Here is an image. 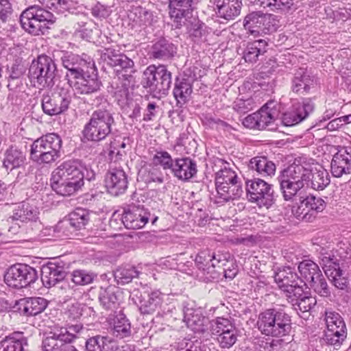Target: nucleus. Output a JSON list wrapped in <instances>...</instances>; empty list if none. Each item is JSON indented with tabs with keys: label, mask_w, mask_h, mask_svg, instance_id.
I'll use <instances>...</instances> for the list:
<instances>
[{
	"label": "nucleus",
	"mask_w": 351,
	"mask_h": 351,
	"mask_svg": "<svg viewBox=\"0 0 351 351\" xmlns=\"http://www.w3.org/2000/svg\"><path fill=\"white\" fill-rule=\"evenodd\" d=\"M277 180L285 201L296 199L303 189L309 187L322 191L330 182L326 170L316 169L313 172L310 165L301 158H295L291 165L281 170Z\"/></svg>",
	"instance_id": "f257e3e1"
},
{
	"label": "nucleus",
	"mask_w": 351,
	"mask_h": 351,
	"mask_svg": "<svg viewBox=\"0 0 351 351\" xmlns=\"http://www.w3.org/2000/svg\"><path fill=\"white\" fill-rule=\"evenodd\" d=\"M84 166L80 160H68L62 162L53 171L51 186L62 196H70L84 184Z\"/></svg>",
	"instance_id": "f03ea898"
},
{
	"label": "nucleus",
	"mask_w": 351,
	"mask_h": 351,
	"mask_svg": "<svg viewBox=\"0 0 351 351\" xmlns=\"http://www.w3.org/2000/svg\"><path fill=\"white\" fill-rule=\"evenodd\" d=\"M62 154V140L56 133L38 138L31 145L30 159L39 165H51Z\"/></svg>",
	"instance_id": "7ed1b4c3"
},
{
	"label": "nucleus",
	"mask_w": 351,
	"mask_h": 351,
	"mask_svg": "<svg viewBox=\"0 0 351 351\" xmlns=\"http://www.w3.org/2000/svg\"><path fill=\"white\" fill-rule=\"evenodd\" d=\"M257 327L266 336L282 337L291 329L290 316L283 310L271 308L261 312L258 317Z\"/></svg>",
	"instance_id": "20e7f679"
},
{
	"label": "nucleus",
	"mask_w": 351,
	"mask_h": 351,
	"mask_svg": "<svg viewBox=\"0 0 351 351\" xmlns=\"http://www.w3.org/2000/svg\"><path fill=\"white\" fill-rule=\"evenodd\" d=\"M114 113L110 108H99L94 110L85 124L82 134L88 141L99 142L104 140L115 125Z\"/></svg>",
	"instance_id": "39448f33"
},
{
	"label": "nucleus",
	"mask_w": 351,
	"mask_h": 351,
	"mask_svg": "<svg viewBox=\"0 0 351 351\" xmlns=\"http://www.w3.org/2000/svg\"><path fill=\"white\" fill-rule=\"evenodd\" d=\"M215 189L214 203L223 204L240 197L243 193L242 184L237 173L225 167L215 173Z\"/></svg>",
	"instance_id": "423d86ee"
},
{
	"label": "nucleus",
	"mask_w": 351,
	"mask_h": 351,
	"mask_svg": "<svg viewBox=\"0 0 351 351\" xmlns=\"http://www.w3.org/2000/svg\"><path fill=\"white\" fill-rule=\"evenodd\" d=\"M171 72L165 64H150L143 71L141 85L155 97L168 94L171 86Z\"/></svg>",
	"instance_id": "0eeeda50"
},
{
	"label": "nucleus",
	"mask_w": 351,
	"mask_h": 351,
	"mask_svg": "<svg viewBox=\"0 0 351 351\" xmlns=\"http://www.w3.org/2000/svg\"><path fill=\"white\" fill-rule=\"evenodd\" d=\"M56 58L45 54L38 56L30 64L28 77L34 87L51 88L58 73Z\"/></svg>",
	"instance_id": "6e6552de"
},
{
	"label": "nucleus",
	"mask_w": 351,
	"mask_h": 351,
	"mask_svg": "<svg viewBox=\"0 0 351 351\" xmlns=\"http://www.w3.org/2000/svg\"><path fill=\"white\" fill-rule=\"evenodd\" d=\"M73 98V93L69 88L58 87L51 93L42 96L41 106L43 112L49 116L64 114L69 108Z\"/></svg>",
	"instance_id": "1a4fd4ad"
},
{
	"label": "nucleus",
	"mask_w": 351,
	"mask_h": 351,
	"mask_svg": "<svg viewBox=\"0 0 351 351\" xmlns=\"http://www.w3.org/2000/svg\"><path fill=\"white\" fill-rule=\"evenodd\" d=\"M38 278L37 270L29 265L23 263L10 266L4 275V280L7 285L18 289L30 286Z\"/></svg>",
	"instance_id": "9d476101"
},
{
	"label": "nucleus",
	"mask_w": 351,
	"mask_h": 351,
	"mask_svg": "<svg viewBox=\"0 0 351 351\" xmlns=\"http://www.w3.org/2000/svg\"><path fill=\"white\" fill-rule=\"evenodd\" d=\"M158 217L151 214L143 205L131 203L123 208L121 223L128 229H140L143 228L151 220L152 224L155 225Z\"/></svg>",
	"instance_id": "9b49d317"
},
{
	"label": "nucleus",
	"mask_w": 351,
	"mask_h": 351,
	"mask_svg": "<svg viewBox=\"0 0 351 351\" xmlns=\"http://www.w3.org/2000/svg\"><path fill=\"white\" fill-rule=\"evenodd\" d=\"M245 188L247 197L251 202L259 206L270 207L274 203L273 186L261 178L247 180Z\"/></svg>",
	"instance_id": "f8f14e48"
},
{
	"label": "nucleus",
	"mask_w": 351,
	"mask_h": 351,
	"mask_svg": "<svg viewBox=\"0 0 351 351\" xmlns=\"http://www.w3.org/2000/svg\"><path fill=\"white\" fill-rule=\"evenodd\" d=\"M210 332L221 348H230L237 341L238 329L228 318L219 317L212 320Z\"/></svg>",
	"instance_id": "ddd939ff"
},
{
	"label": "nucleus",
	"mask_w": 351,
	"mask_h": 351,
	"mask_svg": "<svg viewBox=\"0 0 351 351\" xmlns=\"http://www.w3.org/2000/svg\"><path fill=\"white\" fill-rule=\"evenodd\" d=\"M100 60L111 67H120L121 69L117 71L119 80L121 77H126L130 80L132 74L136 72L134 61L124 53L113 48H104L101 50Z\"/></svg>",
	"instance_id": "4468645a"
},
{
	"label": "nucleus",
	"mask_w": 351,
	"mask_h": 351,
	"mask_svg": "<svg viewBox=\"0 0 351 351\" xmlns=\"http://www.w3.org/2000/svg\"><path fill=\"white\" fill-rule=\"evenodd\" d=\"M278 115L276 104L269 101L257 112L247 116L243 120V125L250 129L263 130L272 124Z\"/></svg>",
	"instance_id": "2eb2a0df"
},
{
	"label": "nucleus",
	"mask_w": 351,
	"mask_h": 351,
	"mask_svg": "<svg viewBox=\"0 0 351 351\" xmlns=\"http://www.w3.org/2000/svg\"><path fill=\"white\" fill-rule=\"evenodd\" d=\"M128 176L121 166L111 165L105 176L107 192L118 197L125 193L128 188Z\"/></svg>",
	"instance_id": "dca6fc26"
},
{
	"label": "nucleus",
	"mask_w": 351,
	"mask_h": 351,
	"mask_svg": "<svg viewBox=\"0 0 351 351\" xmlns=\"http://www.w3.org/2000/svg\"><path fill=\"white\" fill-rule=\"evenodd\" d=\"M274 280L279 288L285 293L287 298L289 295H296L302 293L303 286L302 280L292 268L288 267L279 270L275 274Z\"/></svg>",
	"instance_id": "f3484780"
},
{
	"label": "nucleus",
	"mask_w": 351,
	"mask_h": 351,
	"mask_svg": "<svg viewBox=\"0 0 351 351\" xmlns=\"http://www.w3.org/2000/svg\"><path fill=\"white\" fill-rule=\"evenodd\" d=\"M196 4L197 0H169V14L176 28H181L185 25Z\"/></svg>",
	"instance_id": "a211bd4d"
},
{
	"label": "nucleus",
	"mask_w": 351,
	"mask_h": 351,
	"mask_svg": "<svg viewBox=\"0 0 351 351\" xmlns=\"http://www.w3.org/2000/svg\"><path fill=\"white\" fill-rule=\"evenodd\" d=\"M39 219V211L36 206H34L26 202H22L15 204L9 214L7 221L22 223H29L27 228L32 227Z\"/></svg>",
	"instance_id": "6ab92c4d"
},
{
	"label": "nucleus",
	"mask_w": 351,
	"mask_h": 351,
	"mask_svg": "<svg viewBox=\"0 0 351 351\" xmlns=\"http://www.w3.org/2000/svg\"><path fill=\"white\" fill-rule=\"evenodd\" d=\"M66 274V267L61 260L49 262L40 268V278L45 287H51L62 280Z\"/></svg>",
	"instance_id": "aec40b11"
},
{
	"label": "nucleus",
	"mask_w": 351,
	"mask_h": 351,
	"mask_svg": "<svg viewBox=\"0 0 351 351\" xmlns=\"http://www.w3.org/2000/svg\"><path fill=\"white\" fill-rule=\"evenodd\" d=\"M72 337L66 331L56 327L45 334L42 348L43 351H63L71 343Z\"/></svg>",
	"instance_id": "412c9836"
},
{
	"label": "nucleus",
	"mask_w": 351,
	"mask_h": 351,
	"mask_svg": "<svg viewBox=\"0 0 351 351\" xmlns=\"http://www.w3.org/2000/svg\"><path fill=\"white\" fill-rule=\"evenodd\" d=\"M171 173L178 180L189 182L197 176V162L189 156L176 158Z\"/></svg>",
	"instance_id": "4be33fe9"
},
{
	"label": "nucleus",
	"mask_w": 351,
	"mask_h": 351,
	"mask_svg": "<svg viewBox=\"0 0 351 351\" xmlns=\"http://www.w3.org/2000/svg\"><path fill=\"white\" fill-rule=\"evenodd\" d=\"M76 80L73 87L77 93L81 95H90L97 93L102 86V83L98 78L95 65L88 70V73L82 75Z\"/></svg>",
	"instance_id": "5701e85b"
},
{
	"label": "nucleus",
	"mask_w": 351,
	"mask_h": 351,
	"mask_svg": "<svg viewBox=\"0 0 351 351\" xmlns=\"http://www.w3.org/2000/svg\"><path fill=\"white\" fill-rule=\"evenodd\" d=\"M48 302L41 297L24 298L16 301L14 308L23 316H35L47 308Z\"/></svg>",
	"instance_id": "b1692460"
},
{
	"label": "nucleus",
	"mask_w": 351,
	"mask_h": 351,
	"mask_svg": "<svg viewBox=\"0 0 351 351\" xmlns=\"http://www.w3.org/2000/svg\"><path fill=\"white\" fill-rule=\"evenodd\" d=\"M217 16L227 21L234 20L241 13L242 0H213Z\"/></svg>",
	"instance_id": "393cba45"
},
{
	"label": "nucleus",
	"mask_w": 351,
	"mask_h": 351,
	"mask_svg": "<svg viewBox=\"0 0 351 351\" xmlns=\"http://www.w3.org/2000/svg\"><path fill=\"white\" fill-rule=\"evenodd\" d=\"M193 80L186 75L176 77L173 94L178 106L185 105L189 101L193 92Z\"/></svg>",
	"instance_id": "a878e982"
},
{
	"label": "nucleus",
	"mask_w": 351,
	"mask_h": 351,
	"mask_svg": "<svg viewBox=\"0 0 351 351\" xmlns=\"http://www.w3.org/2000/svg\"><path fill=\"white\" fill-rule=\"evenodd\" d=\"M128 17L134 28L139 27L145 29L157 22V16L154 15V12L141 6L133 8L128 14Z\"/></svg>",
	"instance_id": "bb28decb"
},
{
	"label": "nucleus",
	"mask_w": 351,
	"mask_h": 351,
	"mask_svg": "<svg viewBox=\"0 0 351 351\" xmlns=\"http://www.w3.org/2000/svg\"><path fill=\"white\" fill-rule=\"evenodd\" d=\"M184 321L187 327L195 333L204 334L210 327L211 322L199 311L187 309L184 313Z\"/></svg>",
	"instance_id": "cd10ccee"
},
{
	"label": "nucleus",
	"mask_w": 351,
	"mask_h": 351,
	"mask_svg": "<svg viewBox=\"0 0 351 351\" xmlns=\"http://www.w3.org/2000/svg\"><path fill=\"white\" fill-rule=\"evenodd\" d=\"M165 294L155 289L148 293L146 298L140 300L138 309L142 315H151L159 310L164 302Z\"/></svg>",
	"instance_id": "c85d7f7f"
},
{
	"label": "nucleus",
	"mask_w": 351,
	"mask_h": 351,
	"mask_svg": "<svg viewBox=\"0 0 351 351\" xmlns=\"http://www.w3.org/2000/svg\"><path fill=\"white\" fill-rule=\"evenodd\" d=\"M176 47L169 40L162 38L151 47L149 55L151 59L169 60L176 53Z\"/></svg>",
	"instance_id": "c756f323"
},
{
	"label": "nucleus",
	"mask_w": 351,
	"mask_h": 351,
	"mask_svg": "<svg viewBox=\"0 0 351 351\" xmlns=\"http://www.w3.org/2000/svg\"><path fill=\"white\" fill-rule=\"evenodd\" d=\"M330 168L332 175L336 178H340L343 174H350L351 173V154L346 150L338 152L333 156Z\"/></svg>",
	"instance_id": "7c9ffc66"
},
{
	"label": "nucleus",
	"mask_w": 351,
	"mask_h": 351,
	"mask_svg": "<svg viewBox=\"0 0 351 351\" xmlns=\"http://www.w3.org/2000/svg\"><path fill=\"white\" fill-rule=\"evenodd\" d=\"M267 47L268 43L264 39L248 42L243 51V58L245 62L256 63L267 52Z\"/></svg>",
	"instance_id": "2f4dec72"
},
{
	"label": "nucleus",
	"mask_w": 351,
	"mask_h": 351,
	"mask_svg": "<svg viewBox=\"0 0 351 351\" xmlns=\"http://www.w3.org/2000/svg\"><path fill=\"white\" fill-rule=\"evenodd\" d=\"M313 85V78L304 68L295 72L291 80V90L298 95H306Z\"/></svg>",
	"instance_id": "473e14b6"
},
{
	"label": "nucleus",
	"mask_w": 351,
	"mask_h": 351,
	"mask_svg": "<svg viewBox=\"0 0 351 351\" xmlns=\"http://www.w3.org/2000/svg\"><path fill=\"white\" fill-rule=\"evenodd\" d=\"M347 327H340L336 329L329 328L328 330H324L322 337L320 338V343L322 345L332 346L338 350L344 343L347 338Z\"/></svg>",
	"instance_id": "72a5a7b5"
},
{
	"label": "nucleus",
	"mask_w": 351,
	"mask_h": 351,
	"mask_svg": "<svg viewBox=\"0 0 351 351\" xmlns=\"http://www.w3.org/2000/svg\"><path fill=\"white\" fill-rule=\"evenodd\" d=\"M95 62L93 59L88 55L83 53L80 61H77L67 70L65 75V78L68 80V84L70 86H72V82L69 77H73L76 80L81 77L82 75L88 73V70L91 69L95 66Z\"/></svg>",
	"instance_id": "f704fd0d"
},
{
	"label": "nucleus",
	"mask_w": 351,
	"mask_h": 351,
	"mask_svg": "<svg viewBox=\"0 0 351 351\" xmlns=\"http://www.w3.org/2000/svg\"><path fill=\"white\" fill-rule=\"evenodd\" d=\"M26 161V154L15 145H11L3 154V167L7 170L20 168Z\"/></svg>",
	"instance_id": "c9c22d12"
},
{
	"label": "nucleus",
	"mask_w": 351,
	"mask_h": 351,
	"mask_svg": "<svg viewBox=\"0 0 351 351\" xmlns=\"http://www.w3.org/2000/svg\"><path fill=\"white\" fill-rule=\"evenodd\" d=\"M119 289L114 285L101 287L99 293L100 305L107 311H114L119 306Z\"/></svg>",
	"instance_id": "e433bc0d"
},
{
	"label": "nucleus",
	"mask_w": 351,
	"mask_h": 351,
	"mask_svg": "<svg viewBox=\"0 0 351 351\" xmlns=\"http://www.w3.org/2000/svg\"><path fill=\"white\" fill-rule=\"evenodd\" d=\"M319 263L327 277L337 275L342 270L340 267V258L332 251L321 252L319 256Z\"/></svg>",
	"instance_id": "4c0bfd02"
},
{
	"label": "nucleus",
	"mask_w": 351,
	"mask_h": 351,
	"mask_svg": "<svg viewBox=\"0 0 351 351\" xmlns=\"http://www.w3.org/2000/svg\"><path fill=\"white\" fill-rule=\"evenodd\" d=\"M249 168L263 177L272 176L276 172V165L265 156L252 158L248 165Z\"/></svg>",
	"instance_id": "58836bf2"
},
{
	"label": "nucleus",
	"mask_w": 351,
	"mask_h": 351,
	"mask_svg": "<svg viewBox=\"0 0 351 351\" xmlns=\"http://www.w3.org/2000/svg\"><path fill=\"white\" fill-rule=\"evenodd\" d=\"M20 21L22 27L31 34L38 36L46 34L50 26L56 21H49V20H26L24 16H20Z\"/></svg>",
	"instance_id": "ea45409f"
},
{
	"label": "nucleus",
	"mask_w": 351,
	"mask_h": 351,
	"mask_svg": "<svg viewBox=\"0 0 351 351\" xmlns=\"http://www.w3.org/2000/svg\"><path fill=\"white\" fill-rule=\"evenodd\" d=\"M27 344L23 332H14L0 341V351H23V346Z\"/></svg>",
	"instance_id": "a19ab883"
},
{
	"label": "nucleus",
	"mask_w": 351,
	"mask_h": 351,
	"mask_svg": "<svg viewBox=\"0 0 351 351\" xmlns=\"http://www.w3.org/2000/svg\"><path fill=\"white\" fill-rule=\"evenodd\" d=\"M288 302L290 303L294 310L306 313L310 311L315 305L316 300L315 298L308 296L306 293H304L303 288H302V293L298 295H290L287 299Z\"/></svg>",
	"instance_id": "79ce46f5"
},
{
	"label": "nucleus",
	"mask_w": 351,
	"mask_h": 351,
	"mask_svg": "<svg viewBox=\"0 0 351 351\" xmlns=\"http://www.w3.org/2000/svg\"><path fill=\"white\" fill-rule=\"evenodd\" d=\"M112 334L114 336L123 339L131 335V324L126 315L119 311L113 319Z\"/></svg>",
	"instance_id": "37998d69"
},
{
	"label": "nucleus",
	"mask_w": 351,
	"mask_h": 351,
	"mask_svg": "<svg viewBox=\"0 0 351 351\" xmlns=\"http://www.w3.org/2000/svg\"><path fill=\"white\" fill-rule=\"evenodd\" d=\"M138 180L147 184L155 182L162 184L164 182V174L159 167L149 165L142 167L138 173Z\"/></svg>",
	"instance_id": "c03bdc74"
},
{
	"label": "nucleus",
	"mask_w": 351,
	"mask_h": 351,
	"mask_svg": "<svg viewBox=\"0 0 351 351\" xmlns=\"http://www.w3.org/2000/svg\"><path fill=\"white\" fill-rule=\"evenodd\" d=\"M90 220V215L87 210L77 208L68 215L65 222L73 230H80L85 227Z\"/></svg>",
	"instance_id": "a18cd8bd"
},
{
	"label": "nucleus",
	"mask_w": 351,
	"mask_h": 351,
	"mask_svg": "<svg viewBox=\"0 0 351 351\" xmlns=\"http://www.w3.org/2000/svg\"><path fill=\"white\" fill-rule=\"evenodd\" d=\"M139 273L134 266L125 265L119 267L114 271V277L117 284L125 285L131 282L134 278H137Z\"/></svg>",
	"instance_id": "49530a36"
},
{
	"label": "nucleus",
	"mask_w": 351,
	"mask_h": 351,
	"mask_svg": "<svg viewBox=\"0 0 351 351\" xmlns=\"http://www.w3.org/2000/svg\"><path fill=\"white\" fill-rule=\"evenodd\" d=\"M298 269L302 283L304 282L305 285H307L310 280H313L316 274H319L320 271L319 265L311 260H303L300 262Z\"/></svg>",
	"instance_id": "de8ad7c7"
},
{
	"label": "nucleus",
	"mask_w": 351,
	"mask_h": 351,
	"mask_svg": "<svg viewBox=\"0 0 351 351\" xmlns=\"http://www.w3.org/2000/svg\"><path fill=\"white\" fill-rule=\"evenodd\" d=\"M21 16L25 17L26 20L38 21L43 19L49 21H56V18L51 12L38 5L29 6L22 12Z\"/></svg>",
	"instance_id": "09e8293b"
},
{
	"label": "nucleus",
	"mask_w": 351,
	"mask_h": 351,
	"mask_svg": "<svg viewBox=\"0 0 351 351\" xmlns=\"http://www.w3.org/2000/svg\"><path fill=\"white\" fill-rule=\"evenodd\" d=\"M263 12L261 11L252 12L244 19L243 26L251 35L257 36L261 34Z\"/></svg>",
	"instance_id": "8fccbe9b"
},
{
	"label": "nucleus",
	"mask_w": 351,
	"mask_h": 351,
	"mask_svg": "<svg viewBox=\"0 0 351 351\" xmlns=\"http://www.w3.org/2000/svg\"><path fill=\"white\" fill-rule=\"evenodd\" d=\"M208 27L202 22L194 20L189 28V34L194 43L200 44L207 41Z\"/></svg>",
	"instance_id": "3c124183"
},
{
	"label": "nucleus",
	"mask_w": 351,
	"mask_h": 351,
	"mask_svg": "<svg viewBox=\"0 0 351 351\" xmlns=\"http://www.w3.org/2000/svg\"><path fill=\"white\" fill-rule=\"evenodd\" d=\"M121 79L123 81L120 84H117L114 88V97L118 104L123 108L130 101L129 87L130 82L133 80V74H132L130 80L126 77H121Z\"/></svg>",
	"instance_id": "603ef678"
},
{
	"label": "nucleus",
	"mask_w": 351,
	"mask_h": 351,
	"mask_svg": "<svg viewBox=\"0 0 351 351\" xmlns=\"http://www.w3.org/2000/svg\"><path fill=\"white\" fill-rule=\"evenodd\" d=\"M307 285L315 293L321 297L328 298L330 296V289L321 270L319 271V274H316V275L313 276V279L310 280Z\"/></svg>",
	"instance_id": "864d4df0"
},
{
	"label": "nucleus",
	"mask_w": 351,
	"mask_h": 351,
	"mask_svg": "<svg viewBox=\"0 0 351 351\" xmlns=\"http://www.w3.org/2000/svg\"><path fill=\"white\" fill-rule=\"evenodd\" d=\"M323 320L325 324V329L329 328L336 329L340 327H346V324L342 316L331 308H326L323 313Z\"/></svg>",
	"instance_id": "5fc2aeb1"
},
{
	"label": "nucleus",
	"mask_w": 351,
	"mask_h": 351,
	"mask_svg": "<svg viewBox=\"0 0 351 351\" xmlns=\"http://www.w3.org/2000/svg\"><path fill=\"white\" fill-rule=\"evenodd\" d=\"M55 230L52 228H43L38 219L30 228H27V234L32 240L49 239V237H53Z\"/></svg>",
	"instance_id": "6e6d98bb"
},
{
	"label": "nucleus",
	"mask_w": 351,
	"mask_h": 351,
	"mask_svg": "<svg viewBox=\"0 0 351 351\" xmlns=\"http://www.w3.org/2000/svg\"><path fill=\"white\" fill-rule=\"evenodd\" d=\"M302 194V193L297 197L296 199H294V201H296L298 199L300 202L296 206L293 207L292 212L298 219L307 221V217H308L309 213H311L309 195L304 197Z\"/></svg>",
	"instance_id": "4d7b16f0"
},
{
	"label": "nucleus",
	"mask_w": 351,
	"mask_h": 351,
	"mask_svg": "<svg viewBox=\"0 0 351 351\" xmlns=\"http://www.w3.org/2000/svg\"><path fill=\"white\" fill-rule=\"evenodd\" d=\"M153 165L161 167L163 170H170L172 171L174 158L167 151H159L154 155L152 158Z\"/></svg>",
	"instance_id": "13d9d810"
},
{
	"label": "nucleus",
	"mask_w": 351,
	"mask_h": 351,
	"mask_svg": "<svg viewBox=\"0 0 351 351\" xmlns=\"http://www.w3.org/2000/svg\"><path fill=\"white\" fill-rule=\"evenodd\" d=\"M110 340L107 337L97 335L89 338L86 342V351H108Z\"/></svg>",
	"instance_id": "bf43d9fd"
},
{
	"label": "nucleus",
	"mask_w": 351,
	"mask_h": 351,
	"mask_svg": "<svg viewBox=\"0 0 351 351\" xmlns=\"http://www.w3.org/2000/svg\"><path fill=\"white\" fill-rule=\"evenodd\" d=\"M292 104L294 109L297 110L298 114L302 115L304 120L313 112L315 108V104L311 98H302L301 100L295 99L292 101Z\"/></svg>",
	"instance_id": "052dcab7"
},
{
	"label": "nucleus",
	"mask_w": 351,
	"mask_h": 351,
	"mask_svg": "<svg viewBox=\"0 0 351 351\" xmlns=\"http://www.w3.org/2000/svg\"><path fill=\"white\" fill-rule=\"evenodd\" d=\"M97 274L85 269H75L71 274V280L77 285H86L93 282Z\"/></svg>",
	"instance_id": "680f3d73"
},
{
	"label": "nucleus",
	"mask_w": 351,
	"mask_h": 351,
	"mask_svg": "<svg viewBox=\"0 0 351 351\" xmlns=\"http://www.w3.org/2000/svg\"><path fill=\"white\" fill-rule=\"evenodd\" d=\"M228 265H233V259L228 252H210V266L213 267H223Z\"/></svg>",
	"instance_id": "e2e57ef3"
},
{
	"label": "nucleus",
	"mask_w": 351,
	"mask_h": 351,
	"mask_svg": "<svg viewBox=\"0 0 351 351\" xmlns=\"http://www.w3.org/2000/svg\"><path fill=\"white\" fill-rule=\"evenodd\" d=\"M53 58H56V61L60 60L62 66L66 69H68L71 65L76 63L77 61H80L82 56L66 51H57L53 53Z\"/></svg>",
	"instance_id": "0e129e2a"
},
{
	"label": "nucleus",
	"mask_w": 351,
	"mask_h": 351,
	"mask_svg": "<svg viewBox=\"0 0 351 351\" xmlns=\"http://www.w3.org/2000/svg\"><path fill=\"white\" fill-rule=\"evenodd\" d=\"M46 8L57 13H64L70 7V0H38Z\"/></svg>",
	"instance_id": "69168bd1"
},
{
	"label": "nucleus",
	"mask_w": 351,
	"mask_h": 351,
	"mask_svg": "<svg viewBox=\"0 0 351 351\" xmlns=\"http://www.w3.org/2000/svg\"><path fill=\"white\" fill-rule=\"evenodd\" d=\"M282 123L286 126H293L304 121L302 115L298 114L294 109L293 104L288 110L285 112L281 117Z\"/></svg>",
	"instance_id": "338daca9"
},
{
	"label": "nucleus",
	"mask_w": 351,
	"mask_h": 351,
	"mask_svg": "<svg viewBox=\"0 0 351 351\" xmlns=\"http://www.w3.org/2000/svg\"><path fill=\"white\" fill-rule=\"evenodd\" d=\"M276 16L271 14L263 13L261 34H270L276 32L278 27Z\"/></svg>",
	"instance_id": "774afa93"
}]
</instances>
